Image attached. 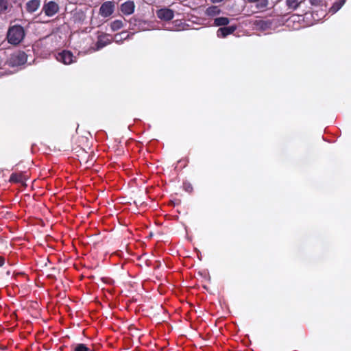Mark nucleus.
Masks as SVG:
<instances>
[{
    "label": "nucleus",
    "mask_w": 351,
    "mask_h": 351,
    "mask_svg": "<svg viewBox=\"0 0 351 351\" xmlns=\"http://www.w3.org/2000/svg\"><path fill=\"white\" fill-rule=\"evenodd\" d=\"M40 2L38 0H31L27 3V9L29 12H33L39 7Z\"/></svg>",
    "instance_id": "10"
},
{
    "label": "nucleus",
    "mask_w": 351,
    "mask_h": 351,
    "mask_svg": "<svg viewBox=\"0 0 351 351\" xmlns=\"http://www.w3.org/2000/svg\"><path fill=\"white\" fill-rule=\"evenodd\" d=\"M59 10L58 5L53 1H50L45 5V14L47 16H53Z\"/></svg>",
    "instance_id": "5"
},
{
    "label": "nucleus",
    "mask_w": 351,
    "mask_h": 351,
    "mask_svg": "<svg viewBox=\"0 0 351 351\" xmlns=\"http://www.w3.org/2000/svg\"><path fill=\"white\" fill-rule=\"evenodd\" d=\"M123 26V22L120 20H116L111 23L110 27L112 31H117L122 28Z\"/></svg>",
    "instance_id": "13"
},
{
    "label": "nucleus",
    "mask_w": 351,
    "mask_h": 351,
    "mask_svg": "<svg viewBox=\"0 0 351 351\" xmlns=\"http://www.w3.org/2000/svg\"><path fill=\"white\" fill-rule=\"evenodd\" d=\"M10 180L14 182H23V177L21 173H13L10 177Z\"/></svg>",
    "instance_id": "14"
},
{
    "label": "nucleus",
    "mask_w": 351,
    "mask_h": 351,
    "mask_svg": "<svg viewBox=\"0 0 351 351\" xmlns=\"http://www.w3.org/2000/svg\"><path fill=\"white\" fill-rule=\"evenodd\" d=\"M121 12L125 14H131L134 10V3L133 1H127L121 5Z\"/></svg>",
    "instance_id": "7"
},
{
    "label": "nucleus",
    "mask_w": 351,
    "mask_h": 351,
    "mask_svg": "<svg viewBox=\"0 0 351 351\" xmlns=\"http://www.w3.org/2000/svg\"><path fill=\"white\" fill-rule=\"evenodd\" d=\"M12 62L15 64H22L26 62V56L24 53H19L14 55L12 58Z\"/></svg>",
    "instance_id": "9"
},
{
    "label": "nucleus",
    "mask_w": 351,
    "mask_h": 351,
    "mask_svg": "<svg viewBox=\"0 0 351 351\" xmlns=\"http://www.w3.org/2000/svg\"><path fill=\"white\" fill-rule=\"evenodd\" d=\"M110 43V40L108 38L106 34H101L98 36L97 42V50L106 46Z\"/></svg>",
    "instance_id": "8"
},
{
    "label": "nucleus",
    "mask_w": 351,
    "mask_h": 351,
    "mask_svg": "<svg viewBox=\"0 0 351 351\" xmlns=\"http://www.w3.org/2000/svg\"><path fill=\"white\" fill-rule=\"evenodd\" d=\"M6 8V2L4 0H0V10H5Z\"/></svg>",
    "instance_id": "19"
},
{
    "label": "nucleus",
    "mask_w": 351,
    "mask_h": 351,
    "mask_svg": "<svg viewBox=\"0 0 351 351\" xmlns=\"http://www.w3.org/2000/svg\"><path fill=\"white\" fill-rule=\"evenodd\" d=\"M25 37L23 28L20 25H14L10 27L8 31L7 39L8 43L12 45L19 44Z\"/></svg>",
    "instance_id": "1"
},
{
    "label": "nucleus",
    "mask_w": 351,
    "mask_h": 351,
    "mask_svg": "<svg viewBox=\"0 0 351 351\" xmlns=\"http://www.w3.org/2000/svg\"><path fill=\"white\" fill-rule=\"evenodd\" d=\"M114 10V4L112 1L104 2L100 7L99 14L103 17L110 16Z\"/></svg>",
    "instance_id": "3"
},
{
    "label": "nucleus",
    "mask_w": 351,
    "mask_h": 351,
    "mask_svg": "<svg viewBox=\"0 0 351 351\" xmlns=\"http://www.w3.org/2000/svg\"><path fill=\"white\" fill-rule=\"evenodd\" d=\"M249 2L254 3L256 2V7L258 9H265L268 5L267 0H247Z\"/></svg>",
    "instance_id": "11"
},
{
    "label": "nucleus",
    "mask_w": 351,
    "mask_h": 351,
    "mask_svg": "<svg viewBox=\"0 0 351 351\" xmlns=\"http://www.w3.org/2000/svg\"><path fill=\"white\" fill-rule=\"evenodd\" d=\"M56 58L58 61L64 63V64H70L75 62V57L73 56V53L69 51H63L58 53Z\"/></svg>",
    "instance_id": "2"
},
{
    "label": "nucleus",
    "mask_w": 351,
    "mask_h": 351,
    "mask_svg": "<svg viewBox=\"0 0 351 351\" xmlns=\"http://www.w3.org/2000/svg\"><path fill=\"white\" fill-rule=\"evenodd\" d=\"M129 36L128 34L125 32H121V34H116L115 35V38L118 40H121L122 38H127Z\"/></svg>",
    "instance_id": "17"
},
{
    "label": "nucleus",
    "mask_w": 351,
    "mask_h": 351,
    "mask_svg": "<svg viewBox=\"0 0 351 351\" xmlns=\"http://www.w3.org/2000/svg\"><path fill=\"white\" fill-rule=\"evenodd\" d=\"M236 29L235 26H229L225 27H221L217 31V36L219 37L224 38L226 36L232 34Z\"/></svg>",
    "instance_id": "6"
},
{
    "label": "nucleus",
    "mask_w": 351,
    "mask_h": 351,
    "mask_svg": "<svg viewBox=\"0 0 351 351\" xmlns=\"http://www.w3.org/2000/svg\"><path fill=\"white\" fill-rule=\"evenodd\" d=\"M156 15L162 20L169 21L173 19L174 14L173 11L169 8H162L157 11Z\"/></svg>",
    "instance_id": "4"
},
{
    "label": "nucleus",
    "mask_w": 351,
    "mask_h": 351,
    "mask_svg": "<svg viewBox=\"0 0 351 351\" xmlns=\"http://www.w3.org/2000/svg\"><path fill=\"white\" fill-rule=\"evenodd\" d=\"M229 23V19L226 17H219L215 19V24L217 26L226 25Z\"/></svg>",
    "instance_id": "12"
},
{
    "label": "nucleus",
    "mask_w": 351,
    "mask_h": 351,
    "mask_svg": "<svg viewBox=\"0 0 351 351\" xmlns=\"http://www.w3.org/2000/svg\"><path fill=\"white\" fill-rule=\"evenodd\" d=\"M75 351H92L89 348H88L84 344H78L75 348Z\"/></svg>",
    "instance_id": "16"
},
{
    "label": "nucleus",
    "mask_w": 351,
    "mask_h": 351,
    "mask_svg": "<svg viewBox=\"0 0 351 351\" xmlns=\"http://www.w3.org/2000/svg\"><path fill=\"white\" fill-rule=\"evenodd\" d=\"M287 3L291 8H296L299 5L298 0H287Z\"/></svg>",
    "instance_id": "15"
},
{
    "label": "nucleus",
    "mask_w": 351,
    "mask_h": 351,
    "mask_svg": "<svg viewBox=\"0 0 351 351\" xmlns=\"http://www.w3.org/2000/svg\"><path fill=\"white\" fill-rule=\"evenodd\" d=\"M254 24L256 25L260 26V27L262 29H265L267 26L266 23L263 21H256Z\"/></svg>",
    "instance_id": "18"
},
{
    "label": "nucleus",
    "mask_w": 351,
    "mask_h": 351,
    "mask_svg": "<svg viewBox=\"0 0 351 351\" xmlns=\"http://www.w3.org/2000/svg\"><path fill=\"white\" fill-rule=\"evenodd\" d=\"M49 245L50 250H52V247L51 245Z\"/></svg>",
    "instance_id": "23"
},
{
    "label": "nucleus",
    "mask_w": 351,
    "mask_h": 351,
    "mask_svg": "<svg viewBox=\"0 0 351 351\" xmlns=\"http://www.w3.org/2000/svg\"><path fill=\"white\" fill-rule=\"evenodd\" d=\"M214 2H219V1H221L222 0H213Z\"/></svg>",
    "instance_id": "22"
},
{
    "label": "nucleus",
    "mask_w": 351,
    "mask_h": 351,
    "mask_svg": "<svg viewBox=\"0 0 351 351\" xmlns=\"http://www.w3.org/2000/svg\"><path fill=\"white\" fill-rule=\"evenodd\" d=\"M5 263V258L3 256H0V267L3 266Z\"/></svg>",
    "instance_id": "20"
},
{
    "label": "nucleus",
    "mask_w": 351,
    "mask_h": 351,
    "mask_svg": "<svg viewBox=\"0 0 351 351\" xmlns=\"http://www.w3.org/2000/svg\"><path fill=\"white\" fill-rule=\"evenodd\" d=\"M47 261H48L49 263H51V262L53 261V259H52V258H51V256H49V257L47 258Z\"/></svg>",
    "instance_id": "21"
}]
</instances>
